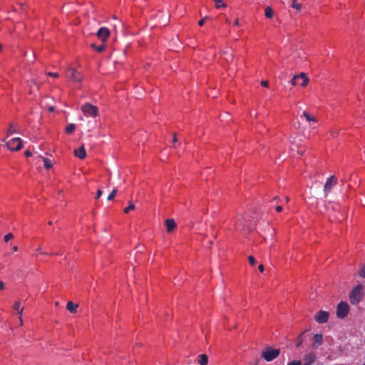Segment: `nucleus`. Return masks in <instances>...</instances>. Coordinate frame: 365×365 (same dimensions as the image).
Returning a JSON list of instances; mask_svg holds the SVG:
<instances>
[{"instance_id":"51","label":"nucleus","mask_w":365,"mask_h":365,"mask_svg":"<svg viewBox=\"0 0 365 365\" xmlns=\"http://www.w3.org/2000/svg\"><path fill=\"white\" fill-rule=\"evenodd\" d=\"M17 250H18V247H14V252H16V251H17Z\"/></svg>"},{"instance_id":"27","label":"nucleus","mask_w":365,"mask_h":365,"mask_svg":"<svg viewBox=\"0 0 365 365\" xmlns=\"http://www.w3.org/2000/svg\"><path fill=\"white\" fill-rule=\"evenodd\" d=\"M248 260H249V262H250V265H252V266L255 265L256 260H255V258L253 256H252V255L249 256L248 257Z\"/></svg>"},{"instance_id":"53","label":"nucleus","mask_w":365,"mask_h":365,"mask_svg":"<svg viewBox=\"0 0 365 365\" xmlns=\"http://www.w3.org/2000/svg\"><path fill=\"white\" fill-rule=\"evenodd\" d=\"M298 153H299V155H302V154H303V151H302V150L298 151Z\"/></svg>"},{"instance_id":"38","label":"nucleus","mask_w":365,"mask_h":365,"mask_svg":"<svg viewBox=\"0 0 365 365\" xmlns=\"http://www.w3.org/2000/svg\"><path fill=\"white\" fill-rule=\"evenodd\" d=\"M302 338H301V337H299V339H298V341H297V342L296 346H297V347H299V346H300L302 345Z\"/></svg>"},{"instance_id":"10","label":"nucleus","mask_w":365,"mask_h":365,"mask_svg":"<svg viewBox=\"0 0 365 365\" xmlns=\"http://www.w3.org/2000/svg\"><path fill=\"white\" fill-rule=\"evenodd\" d=\"M96 35L102 42H105L110 36V30L107 27H101L98 30Z\"/></svg>"},{"instance_id":"16","label":"nucleus","mask_w":365,"mask_h":365,"mask_svg":"<svg viewBox=\"0 0 365 365\" xmlns=\"http://www.w3.org/2000/svg\"><path fill=\"white\" fill-rule=\"evenodd\" d=\"M78 305L77 304H74L72 302H68L66 304V309L71 312V313H76V309L78 308Z\"/></svg>"},{"instance_id":"9","label":"nucleus","mask_w":365,"mask_h":365,"mask_svg":"<svg viewBox=\"0 0 365 365\" xmlns=\"http://www.w3.org/2000/svg\"><path fill=\"white\" fill-rule=\"evenodd\" d=\"M329 317V313L328 312L321 310L315 314L314 319L319 324H324L328 321Z\"/></svg>"},{"instance_id":"2","label":"nucleus","mask_w":365,"mask_h":365,"mask_svg":"<svg viewBox=\"0 0 365 365\" xmlns=\"http://www.w3.org/2000/svg\"><path fill=\"white\" fill-rule=\"evenodd\" d=\"M280 354L279 349H272L271 347H267L264 350L262 351L261 356L266 361H272L274 359L279 356Z\"/></svg>"},{"instance_id":"34","label":"nucleus","mask_w":365,"mask_h":365,"mask_svg":"<svg viewBox=\"0 0 365 365\" xmlns=\"http://www.w3.org/2000/svg\"><path fill=\"white\" fill-rule=\"evenodd\" d=\"M48 76H51V77H53V78H57L58 77V73H53V72H48L47 73Z\"/></svg>"},{"instance_id":"29","label":"nucleus","mask_w":365,"mask_h":365,"mask_svg":"<svg viewBox=\"0 0 365 365\" xmlns=\"http://www.w3.org/2000/svg\"><path fill=\"white\" fill-rule=\"evenodd\" d=\"M287 365H302V361L299 360H294L288 363Z\"/></svg>"},{"instance_id":"55","label":"nucleus","mask_w":365,"mask_h":365,"mask_svg":"<svg viewBox=\"0 0 365 365\" xmlns=\"http://www.w3.org/2000/svg\"><path fill=\"white\" fill-rule=\"evenodd\" d=\"M2 51V45L0 43V52Z\"/></svg>"},{"instance_id":"5","label":"nucleus","mask_w":365,"mask_h":365,"mask_svg":"<svg viewBox=\"0 0 365 365\" xmlns=\"http://www.w3.org/2000/svg\"><path fill=\"white\" fill-rule=\"evenodd\" d=\"M309 82V78L304 73H301L299 75L293 76L290 83L292 86L300 85L305 87Z\"/></svg>"},{"instance_id":"43","label":"nucleus","mask_w":365,"mask_h":365,"mask_svg":"<svg viewBox=\"0 0 365 365\" xmlns=\"http://www.w3.org/2000/svg\"><path fill=\"white\" fill-rule=\"evenodd\" d=\"M225 59L227 61H229L230 60H232V54H230L228 56L225 57Z\"/></svg>"},{"instance_id":"20","label":"nucleus","mask_w":365,"mask_h":365,"mask_svg":"<svg viewBox=\"0 0 365 365\" xmlns=\"http://www.w3.org/2000/svg\"><path fill=\"white\" fill-rule=\"evenodd\" d=\"M273 10L270 6H267L264 10V15L267 18L271 19L273 16Z\"/></svg>"},{"instance_id":"39","label":"nucleus","mask_w":365,"mask_h":365,"mask_svg":"<svg viewBox=\"0 0 365 365\" xmlns=\"http://www.w3.org/2000/svg\"><path fill=\"white\" fill-rule=\"evenodd\" d=\"M24 154H25V155H26V157H30V156H31V155H32L31 152L30 150H26L25 151Z\"/></svg>"},{"instance_id":"4","label":"nucleus","mask_w":365,"mask_h":365,"mask_svg":"<svg viewBox=\"0 0 365 365\" xmlns=\"http://www.w3.org/2000/svg\"><path fill=\"white\" fill-rule=\"evenodd\" d=\"M349 312V306L345 302H341L338 304L336 307V317L339 319L345 318Z\"/></svg>"},{"instance_id":"32","label":"nucleus","mask_w":365,"mask_h":365,"mask_svg":"<svg viewBox=\"0 0 365 365\" xmlns=\"http://www.w3.org/2000/svg\"><path fill=\"white\" fill-rule=\"evenodd\" d=\"M16 133V130L13 128L12 124L10 125V127L8 130V135Z\"/></svg>"},{"instance_id":"49","label":"nucleus","mask_w":365,"mask_h":365,"mask_svg":"<svg viewBox=\"0 0 365 365\" xmlns=\"http://www.w3.org/2000/svg\"><path fill=\"white\" fill-rule=\"evenodd\" d=\"M273 200H277V201H279V198L277 196H276V197H274V199H273Z\"/></svg>"},{"instance_id":"23","label":"nucleus","mask_w":365,"mask_h":365,"mask_svg":"<svg viewBox=\"0 0 365 365\" xmlns=\"http://www.w3.org/2000/svg\"><path fill=\"white\" fill-rule=\"evenodd\" d=\"M134 209H135V205L130 201V202H129V205L124 209V212L127 214L130 210H133Z\"/></svg>"},{"instance_id":"14","label":"nucleus","mask_w":365,"mask_h":365,"mask_svg":"<svg viewBox=\"0 0 365 365\" xmlns=\"http://www.w3.org/2000/svg\"><path fill=\"white\" fill-rule=\"evenodd\" d=\"M314 343L312 347H316L323 343V336L321 334H317L313 337Z\"/></svg>"},{"instance_id":"25","label":"nucleus","mask_w":365,"mask_h":365,"mask_svg":"<svg viewBox=\"0 0 365 365\" xmlns=\"http://www.w3.org/2000/svg\"><path fill=\"white\" fill-rule=\"evenodd\" d=\"M92 46L93 48H95L96 51L97 52H98V53H101V52H102V51H103L105 50V45L104 44H101V45H100L98 46H96V47L95 46L94 44H93Z\"/></svg>"},{"instance_id":"33","label":"nucleus","mask_w":365,"mask_h":365,"mask_svg":"<svg viewBox=\"0 0 365 365\" xmlns=\"http://www.w3.org/2000/svg\"><path fill=\"white\" fill-rule=\"evenodd\" d=\"M359 274L361 277L365 278V265L360 269Z\"/></svg>"},{"instance_id":"57","label":"nucleus","mask_w":365,"mask_h":365,"mask_svg":"<svg viewBox=\"0 0 365 365\" xmlns=\"http://www.w3.org/2000/svg\"><path fill=\"white\" fill-rule=\"evenodd\" d=\"M48 225H52V222H51V221L48 222Z\"/></svg>"},{"instance_id":"13","label":"nucleus","mask_w":365,"mask_h":365,"mask_svg":"<svg viewBox=\"0 0 365 365\" xmlns=\"http://www.w3.org/2000/svg\"><path fill=\"white\" fill-rule=\"evenodd\" d=\"M74 155L80 159H84L86 156V150L84 145H81L78 150H75Z\"/></svg>"},{"instance_id":"44","label":"nucleus","mask_w":365,"mask_h":365,"mask_svg":"<svg viewBox=\"0 0 365 365\" xmlns=\"http://www.w3.org/2000/svg\"><path fill=\"white\" fill-rule=\"evenodd\" d=\"M4 289V283L2 281H0V290Z\"/></svg>"},{"instance_id":"46","label":"nucleus","mask_w":365,"mask_h":365,"mask_svg":"<svg viewBox=\"0 0 365 365\" xmlns=\"http://www.w3.org/2000/svg\"><path fill=\"white\" fill-rule=\"evenodd\" d=\"M234 25H235V26H239V25H240L238 19H237L235 21V22H234Z\"/></svg>"},{"instance_id":"18","label":"nucleus","mask_w":365,"mask_h":365,"mask_svg":"<svg viewBox=\"0 0 365 365\" xmlns=\"http://www.w3.org/2000/svg\"><path fill=\"white\" fill-rule=\"evenodd\" d=\"M198 363L200 365H207L208 363V357L206 354H202L198 356Z\"/></svg>"},{"instance_id":"24","label":"nucleus","mask_w":365,"mask_h":365,"mask_svg":"<svg viewBox=\"0 0 365 365\" xmlns=\"http://www.w3.org/2000/svg\"><path fill=\"white\" fill-rule=\"evenodd\" d=\"M244 218L242 217H240L237 218V226L241 227V229H244Z\"/></svg>"},{"instance_id":"37","label":"nucleus","mask_w":365,"mask_h":365,"mask_svg":"<svg viewBox=\"0 0 365 365\" xmlns=\"http://www.w3.org/2000/svg\"><path fill=\"white\" fill-rule=\"evenodd\" d=\"M102 194H103L102 190H98L97 191V194H96V199H98V198L102 195Z\"/></svg>"},{"instance_id":"31","label":"nucleus","mask_w":365,"mask_h":365,"mask_svg":"<svg viewBox=\"0 0 365 365\" xmlns=\"http://www.w3.org/2000/svg\"><path fill=\"white\" fill-rule=\"evenodd\" d=\"M14 309L16 311H19L21 309H20V302H16L14 305Z\"/></svg>"},{"instance_id":"35","label":"nucleus","mask_w":365,"mask_h":365,"mask_svg":"<svg viewBox=\"0 0 365 365\" xmlns=\"http://www.w3.org/2000/svg\"><path fill=\"white\" fill-rule=\"evenodd\" d=\"M260 83L264 87H268V86H269V81H262Z\"/></svg>"},{"instance_id":"41","label":"nucleus","mask_w":365,"mask_h":365,"mask_svg":"<svg viewBox=\"0 0 365 365\" xmlns=\"http://www.w3.org/2000/svg\"><path fill=\"white\" fill-rule=\"evenodd\" d=\"M258 269L260 272H264V267L263 266V264H259V267H258Z\"/></svg>"},{"instance_id":"40","label":"nucleus","mask_w":365,"mask_h":365,"mask_svg":"<svg viewBox=\"0 0 365 365\" xmlns=\"http://www.w3.org/2000/svg\"><path fill=\"white\" fill-rule=\"evenodd\" d=\"M277 212H280L282 210V207L281 205H277L275 207Z\"/></svg>"},{"instance_id":"15","label":"nucleus","mask_w":365,"mask_h":365,"mask_svg":"<svg viewBox=\"0 0 365 365\" xmlns=\"http://www.w3.org/2000/svg\"><path fill=\"white\" fill-rule=\"evenodd\" d=\"M301 118H304L309 123H316L317 119L315 116L309 114L307 111L304 110Z\"/></svg>"},{"instance_id":"54","label":"nucleus","mask_w":365,"mask_h":365,"mask_svg":"<svg viewBox=\"0 0 365 365\" xmlns=\"http://www.w3.org/2000/svg\"><path fill=\"white\" fill-rule=\"evenodd\" d=\"M226 22L230 24L231 23L230 20H227Z\"/></svg>"},{"instance_id":"17","label":"nucleus","mask_w":365,"mask_h":365,"mask_svg":"<svg viewBox=\"0 0 365 365\" xmlns=\"http://www.w3.org/2000/svg\"><path fill=\"white\" fill-rule=\"evenodd\" d=\"M291 7L296 10L297 13H299L302 11V4L298 2L297 0H292Z\"/></svg>"},{"instance_id":"52","label":"nucleus","mask_w":365,"mask_h":365,"mask_svg":"<svg viewBox=\"0 0 365 365\" xmlns=\"http://www.w3.org/2000/svg\"><path fill=\"white\" fill-rule=\"evenodd\" d=\"M116 28H117V24H115L113 25V29H114L115 30H116Z\"/></svg>"},{"instance_id":"1","label":"nucleus","mask_w":365,"mask_h":365,"mask_svg":"<svg viewBox=\"0 0 365 365\" xmlns=\"http://www.w3.org/2000/svg\"><path fill=\"white\" fill-rule=\"evenodd\" d=\"M363 296H364L363 286L361 284H359V285L356 286L350 292V294H349L350 302L354 305H356L362 299Z\"/></svg>"},{"instance_id":"45","label":"nucleus","mask_w":365,"mask_h":365,"mask_svg":"<svg viewBox=\"0 0 365 365\" xmlns=\"http://www.w3.org/2000/svg\"><path fill=\"white\" fill-rule=\"evenodd\" d=\"M177 141H178L177 136H176V134L175 133V134L173 135V143H175V142H177Z\"/></svg>"},{"instance_id":"36","label":"nucleus","mask_w":365,"mask_h":365,"mask_svg":"<svg viewBox=\"0 0 365 365\" xmlns=\"http://www.w3.org/2000/svg\"><path fill=\"white\" fill-rule=\"evenodd\" d=\"M205 19H206V17H205V18H203V19H200V20L198 21V24H199V26H203V25H204V24H205Z\"/></svg>"},{"instance_id":"22","label":"nucleus","mask_w":365,"mask_h":365,"mask_svg":"<svg viewBox=\"0 0 365 365\" xmlns=\"http://www.w3.org/2000/svg\"><path fill=\"white\" fill-rule=\"evenodd\" d=\"M215 3V7L217 9H220V8H225L227 6V5L223 3L222 0H214Z\"/></svg>"},{"instance_id":"26","label":"nucleus","mask_w":365,"mask_h":365,"mask_svg":"<svg viewBox=\"0 0 365 365\" xmlns=\"http://www.w3.org/2000/svg\"><path fill=\"white\" fill-rule=\"evenodd\" d=\"M117 193V189H113L110 194L108 196V200H112L115 198Z\"/></svg>"},{"instance_id":"21","label":"nucleus","mask_w":365,"mask_h":365,"mask_svg":"<svg viewBox=\"0 0 365 365\" xmlns=\"http://www.w3.org/2000/svg\"><path fill=\"white\" fill-rule=\"evenodd\" d=\"M43 165L46 169H50L53 166L52 161L48 158H43Z\"/></svg>"},{"instance_id":"12","label":"nucleus","mask_w":365,"mask_h":365,"mask_svg":"<svg viewBox=\"0 0 365 365\" xmlns=\"http://www.w3.org/2000/svg\"><path fill=\"white\" fill-rule=\"evenodd\" d=\"M165 224L167 228V231L169 232L174 230L176 227V223L173 219H167L165 221Z\"/></svg>"},{"instance_id":"19","label":"nucleus","mask_w":365,"mask_h":365,"mask_svg":"<svg viewBox=\"0 0 365 365\" xmlns=\"http://www.w3.org/2000/svg\"><path fill=\"white\" fill-rule=\"evenodd\" d=\"M75 129H76V125L73 123H70L66 127L65 132L67 134H71L74 132Z\"/></svg>"},{"instance_id":"47","label":"nucleus","mask_w":365,"mask_h":365,"mask_svg":"<svg viewBox=\"0 0 365 365\" xmlns=\"http://www.w3.org/2000/svg\"><path fill=\"white\" fill-rule=\"evenodd\" d=\"M334 218H335L336 220H338L339 221H341V220H343V217H340L336 216Z\"/></svg>"},{"instance_id":"42","label":"nucleus","mask_w":365,"mask_h":365,"mask_svg":"<svg viewBox=\"0 0 365 365\" xmlns=\"http://www.w3.org/2000/svg\"><path fill=\"white\" fill-rule=\"evenodd\" d=\"M339 209V207L338 205H334L331 207V210L333 211H337Z\"/></svg>"},{"instance_id":"3","label":"nucleus","mask_w":365,"mask_h":365,"mask_svg":"<svg viewBox=\"0 0 365 365\" xmlns=\"http://www.w3.org/2000/svg\"><path fill=\"white\" fill-rule=\"evenodd\" d=\"M81 111L86 117L94 118L98 115V108L91 103H86L81 106Z\"/></svg>"},{"instance_id":"6","label":"nucleus","mask_w":365,"mask_h":365,"mask_svg":"<svg viewBox=\"0 0 365 365\" xmlns=\"http://www.w3.org/2000/svg\"><path fill=\"white\" fill-rule=\"evenodd\" d=\"M6 146L11 151L19 150L22 147V143L20 138H14L6 142Z\"/></svg>"},{"instance_id":"8","label":"nucleus","mask_w":365,"mask_h":365,"mask_svg":"<svg viewBox=\"0 0 365 365\" xmlns=\"http://www.w3.org/2000/svg\"><path fill=\"white\" fill-rule=\"evenodd\" d=\"M66 77L73 82H81L82 81V75L76 69L69 68L66 71Z\"/></svg>"},{"instance_id":"28","label":"nucleus","mask_w":365,"mask_h":365,"mask_svg":"<svg viewBox=\"0 0 365 365\" xmlns=\"http://www.w3.org/2000/svg\"><path fill=\"white\" fill-rule=\"evenodd\" d=\"M14 237L13 235L11 233H9V234H6L5 236H4V241L6 242H9L10 240H11L12 238Z\"/></svg>"},{"instance_id":"48","label":"nucleus","mask_w":365,"mask_h":365,"mask_svg":"<svg viewBox=\"0 0 365 365\" xmlns=\"http://www.w3.org/2000/svg\"><path fill=\"white\" fill-rule=\"evenodd\" d=\"M48 110H49L50 112H53V111H54V108H53V107H50V108H48Z\"/></svg>"},{"instance_id":"11","label":"nucleus","mask_w":365,"mask_h":365,"mask_svg":"<svg viewBox=\"0 0 365 365\" xmlns=\"http://www.w3.org/2000/svg\"><path fill=\"white\" fill-rule=\"evenodd\" d=\"M317 359V356L315 353L314 352H309L307 354H305L304 356L303 360L304 364L303 365H312Z\"/></svg>"},{"instance_id":"50","label":"nucleus","mask_w":365,"mask_h":365,"mask_svg":"<svg viewBox=\"0 0 365 365\" xmlns=\"http://www.w3.org/2000/svg\"><path fill=\"white\" fill-rule=\"evenodd\" d=\"M284 200H285V202H289V197H285V199H284Z\"/></svg>"},{"instance_id":"30","label":"nucleus","mask_w":365,"mask_h":365,"mask_svg":"<svg viewBox=\"0 0 365 365\" xmlns=\"http://www.w3.org/2000/svg\"><path fill=\"white\" fill-rule=\"evenodd\" d=\"M23 309H24L23 308H21V309L19 311L20 325L23 324V319H22V317H21Z\"/></svg>"},{"instance_id":"56","label":"nucleus","mask_w":365,"mask_h":365,"mask_svg":"<svg viewBox=\"0 0 365 365\" xmlns=\"http://www.w3.org/2000/svg\"><path fill=\"white\" fill-rule=\"evenodd\" d=\"M222 54L223 55H227V52H223Z\"/></svg>"},{"instance_id":"7","label":"nucleus","mask_w":365,"mask_h":365,"mask_svg":"<svg viewBox=\"0 0 365 365\" xmlns=\"http://www.w3.org/2000/svg\"><path fill=\"white\" fill-rule=\"evenodd\" d=\"M337 183V179L334 175L330 176L325 182L324 186V196L327 197L328 194L331 192L333 187H334Z\"/></svg>"}]
</instances>
